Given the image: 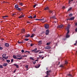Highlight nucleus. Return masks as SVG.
I'll return each mask as SVG.
<instances>
[{
	"mask_svg": "<svg viewBox=\"0 0 77 77\" xmlns=\"http://www.w3.org/2000/svg\"><path fill=\"white\" fill-rule=\"evenodd\" d=\"M71 26V25L70 24H68L67 27L66 28L67 30V31H69V29H70V26Z\"/></svg>",
	"mask_w": 77,
	"mask_h": 77,
	"instance_id": "f257e3e1",
	"label": "nucleus"
},
{
	"mask_svg": "<svg viewBox=\"0 0 77 77\" xmlns=\"http://www.w3.org/2000/svg\"><path fill=\"white\" fill-rule=\"evenodd\" d=\"M69 31H68L66 35V38H69V37H70V35L68 34H69Z\"/></svg>",
	"mask_w": 77,
	"mask_h": 77,
	"instance_id": "f03ea898",
	"label": "nucleus"
},
{
	"mask_svg": "<svg viewBox=\"0 0 77 77\" xmlns=\"http://www.w3.org/2000/svg\"><path fill=\"white\" fill-rule=\"evenodd\" d=\"M44 27L45 29H48V25L46 24L45 25Z\"/></svg>",
	"mask_w": 77,
	"mask_h": 77,
	"instance_id": "7ed1b4c3",
	"label": "nucleus"
},
{
	"mask_svg": "<svg viewBox=\"0 0 77 77\" xmlns=\"http://www.w3.org/2000/svg\"><path fill=\"white\" fill-rule=\"evenodd\" d=\"M37 50V48H35L32 51V53H35L36 51Z\"/></svg>",
	"mask_w": 77,
	"mask_h": 77,
	"instance_id": "20e7f679",
	"label": "nucleus"
},
{
	"mask_svg": "<svg viewBox=\"0 0 77 77\" xmlns=\"http://www.w3.org/2000/svg\"><path fill=\"white\" fill-rule=\"evenodd\" d=\"M42 40H40L38 41V44L39 45H41V44H42Z\"/></svg>",
	"mask_w": 77,
	"mask_h": 77,
	"instance_id": "39448f33",
	"label": "nucleus"
},
{
	"mask_svg": "<svg viewBox=\"0 0 77 77\" xmlns=\"http://www.w3.org/2000/svg\"><path fill=\"white\" fill-rule=\"evenodd\" d=\"M15 8L16 9H17L18 8H19V6L17 5H16L15 6Z\"/></svg>",
	"mask_w": 77,
	"mask_h": 77,
	"instance_id": "423d86ee",
	"label": "nucleus"
},
{
	"mask_svg": "<svg viewBox=\"0 0 77 77\" xmlns=\"http://www.w3.org/2000/svg\"><path fill=\"white\" fill-rule=\"evenodd\" d=\"M8 65V63H5L3 64V66H6Z\"/></svg>",
	"mask_w": 77,
	"mask_h": 77,
	"instance_id": "0eeeda50",
	"label": "nucleus"
},
{
	"mask_svg": "<svg viewBox=\"0 0 77 77\" xmlns=\"http://www.w3.org/2000/svg\"><path fill=\"white\" fill-rule=\"evenodd\" d=\"M45 34L46 35H48V29H47L46 31Z\"/></svg>",
	"mask_w": 77,
	"mask_h": 77,
	"instance_id": "6e6552de",
	"label": "nucleus"
},
{
	"mask_svg": "<svg viewBox=\"0 0 77 77\" xmlns=\"http://www.w3.org/2000/svg\"><path fill=\"white\" fill-rule=\"evenodd\" d=\"M49 14H52V15H53V11H52L51 10H49Z\"/></svg>",
	"mask_w": 77,
	"mask_h": 77,
	"instance_id": "1a4fd4ad",
	"label": "nucleus"
},
{
	"mask_svg": "<svg viewBox=\"0 0 77 77\" xmlns=\"http://www.w3.org/2000/svg\"><path fill=\"white\" fill-rule=\"evenodd\" d=\"M74 18H75V17H72L70 18L69 19L70 20H71L72 21V20H74Z\"/></svg>",
	"mask_w": 77,
	"mask_h": 77,
	"instance_id": "9d476101",
	"label": "nucleus"
},
{
	"mask_svg": "<svg viewBox=\"0 0 77 77\" xmlns=\"http://www.w3.org/2000/svg\"><path fill=\"white\" fill-rule=\"evenodd\" d=\"M25 67H26V70H29V65H26V66H25Z\"/></svg>",
	"mask_w": 77,
	"mask_h": 77,
	"instance_id": "9b49d317",
	"label": "nucleus"
},
{
	"mask_svg": "<svg viewBox=\"0 0 77 77\" xmlns=\"http://www.w3.org/2000/svg\"><path fill=\"white\" fill-rule=\"evenodd\" d=\"M22 58V57H20V58L16 57V59H17V60H21V59Z\"/></svg>",
	"mask_w": 77,
	"mask_h": 77,
	"instance_id": "f8f14e48",
	"label": "nucleus"
},
{
	"mask_svg": "<svg viewBox=\"0 0 77 77\" xmlns=\"http://www.w3.org/2000/svg\"><path fill=\"white\" fill-rule=\"evenodd\" d=\"M5 45L6 47H8L9 46V44H8V43H5Z\"/></svg>",
	"mask_w": 77,
	"mask_h": 77,
	"instance_id": "ddd939ff",
	"label": "nucleus"
},
{
	"mask_svg": "<svg viewBox=\"0 0 77 77\" xmlns=\"http://www.w3.org/2000/svg\"><path fill=\"white\" fill-rule=\"evenodd\" d=\"M14 66H16V68H18V67H19L18 65L17 64H14Z\"/></svg>",
	"mask_w": 77,
	"mask_h": 77,
	"instance_id": "4468645a",
	"label": "nucleus"
},
{
	"mask_svg": "<svg viewBox=\"0 0 77 77\" xmlns=\"http://www.w3.org/2000/svg\"><path fill=\"white\" fill-rule=\"evenodd\" d=\"M63 26L62 25H59L57 26L58 28H62L63 27Z\"/></svg>",
	"mask_w": 77,
	"mask_h": 77,
	"instance_id": "2eb2a0df",
	"label": "nucleus"
},
{
	"mask_svg": "<svg viewBox=\"0 0 77 77\" xmlns=\"http://www.w3.org/2000/svg\"><path fill=\"white\" fill-rule=\"evenodd\" d=\"M45 11H47V10H48V7H47L45 8Z\"/></svg>",
	"mask_w": 77,
	"mask_h": 77,
	"instance_id": "dca6fc26",
	"label": "nucleus"
},
{
	"mask_svg": "<svg viewBox=\"0 0 77 77\" xmlns=\"http://www.w3.org/2000/svg\"><path fill=\"white\" fill-rule=\"evenodd\" d=\"M30 36V35L29 34H27L25 36V38H28Z\"/></svg>",
	"mask_w": 77,
	"mask_h": 77,
	"instance_id": "f3484780",
	"label": "nucleus"
},
{
	"mask_svg": "<svg viewBox=\"0 0 77 77\" xmlns=\"http://www.w3.org/2000/svg\"><path fill=\"white\" fill-rule=\"evenodd\" d=\"M6 56V54H3L2 55V56L3 57H5V56Z\"/></svg>",
	"mask_w": 77,
	"mask_h": 77,
	"instance_id": "a211bd4d",
	"label": "nucleus"
},
{
	"mask_svg": "<svg viewBox=\"0 0 77 77\" xmlns=\"http://www.w3.org/2000/svg\"><path fill=\"white\" fill-rule=\"evenodd\" d=\"M67 75L69 76V77H72V75L70 74H68Z\"/></svg>",
	"mask_w": 77,
	"mask_h": 77,
	"instance_id": "6ab92c4d",
	"label": "nucleus"
},
{
	"mask_svg": "<svg viewBox=\"0 0 77 77\" xmlns=\"http://www.w3.org/2000/svg\"><path fill=\"white\" fill-rule=\"evenodd\" d=\"M18 11H21V9L20 8H18L16 9Z\"/></svg>",
	"mask_w": 77,
	"mask_h": 77,
	"instance_id": "aec40b11",
	"label": "nucleus"
},
{
	"mask_svg": "<svg viewBox=\"0 0 77 77\" xmlns=\"http://www.w3.org/2000/svg\"><path fill=\"white\" fill-rule=\"evenodd\" d=\"M22 32H23V33H24L25 32V29H23L21 30Z\"/></svg>",
	"mask_w": 77,
	"mask_h": 77,
	"instance_id": "412c9836",
	"label": "nucleus"
},
{
	"mask_svg": "<svg viewBox=\"0 0 77 77\" xmlns=\"http://www.w3.org/2000/svg\"><path fill=\"white\" fill-rule=\"evenodd\" d=\"M13 57L14 58V59H17V56L15 55H14L13 56Z\"/></svg>",
	"mask_w": 77,
	"mask_h": 77,
	"instance_id": "4be33fe9",
	"label": "nucleus"
},
{
	"mask_svg": "<svg viewBox=\"0 0 77 77\" xmlns=\"http://www.w3.org/2000/svg\"><path fill=\"white\" fill-rule=\"evenodd\" d=\"M60 67H61V68H63L64 67V66H63V65H61L60 66Z\"/></svg>",
	"mask_w": 77,
	"mask_h": 77,
	"instance_id": "5701e85b",
	"label": "nucleus"
},
{
	"mask_svg": "<svg viewBox=\"0 0 77 77\" xmlns=\"http://www.w3.org/2000/svg\"><path fill=\"white\" fill-rule=\"evenodd\" d=\"M45 49L46 50H48V46H46L45 47Z\"/></svg>",
	"mask_w": 77,
	"mask_h": 77,
	"instance_id": "b1692460",
	"label": "nucleus"
},
{
	"mask_svg": "<svg viewBox=\"0 0 77 77\" xmlns=\"http://www.w3.org/2000/svg\"><path fill=\"white\" fill-rule=\"evenodd\" d=\"M24 15H22L20 16L19 17V18H23V17H24Z\"/></svg>",
	"mask_w": 77,
	"mask_h": 77,
	"instance_id": "393cba45",
	"label": "nucleus"
},
{
	"mask_svg": "<svg viewBox=\"0 0 77 77\" xmlns=\"http://www.w3.org/2000/svg\"><path fill=\"white\" fill-rule=\"evenodd\" d=\"M38 4H35L34 5H33V7L34 8H35V7H36V6H38Z\"/></svg>",
	"mask_w": 77,
	"mask_h": 77,
	"instance_id": "a878e982",
	"label": "nucleus"
},
{
	"mask_svg": "<svg viewBox=\"0 0 77 77\" xmlns=\"http://www.w3.org/2000/svg\"><path fill=\"white\" fill-rule=\"evenodd\" d=\"M28 18H31V19H32V18H33V17H32V16H29L28 17Z\"/></svg>",
	"mask_w": 77,
	"mask_h": 77,
	"instance_id": "bb28decb",
	"label": "nucleus"
},
{
	"mask_svg": "<svg viewBox=\"0 0 77 77\" xmlns=\"http://www.w3.org/2000/svg\"><path fill=\"white\" fill-rule=\"evenodd\" d=\"M29 59H32V60H35V59H34V58H33V57H30Z\"/></svg>",
	"mask_w": 77,
	"mask_h": 77,
	"instance_id": "cd10ccee",
	"label": "nucleus"
},
{
	"mask_svg": "<svg viewBox=\"0 0 77 77\" xmlns=\"http://www.w3.org/2000/svg\"><path fill=\"white\" fill-rule=\"evenodd\" d=\"M72 8H70L69 9H68V11H71V10H72Z\"/></svg>",
	"mask_w": 77,
	"mask_h": 77,
	"instance_id": "c85d7f7f",
	"label": "nucleus"
},
{
	"mask_svg": "<svg viewBox=\"0 0 77 77\" xmlns=\"http://www.w3.org/2000/svg\"><path fill=\"white\" fill-rule=\"evenodd\" d=\"M35 35V34H32V35L30 37L31 38H33V36H34V35Z\"/></svg>",
	"mask_w": 77,
	"mask_h": 77,
	"instance_id": "c756f323",
	"label": "nucleus"
},
{
	"mask_svg": "<svg viewBox=\"0 0 77 77\" xmlns=\"http://www.w3.org/2000/svg\"><path fill=\"white\" fill-rule=\"evenodd\" d=\"M5 59H4L2 57V58H1V60H2L3 62L5 61Z\"/></svg>",
	"mask_w": 77,
	"mask_h": 77,
	"instance_id": "7c9ffc66",
	"label": "nucleus"
},
{
	"mask_svg": "<svg viewBox=\"0 0 77 77\" xmlns=\"http://www.w3.org/2000/svg\"><path fill=\"white\" fill-rule=\"evenodd\" d=\"M24 41H29V39L28 38H25L24 39Z\"/></svg>",
	"mask_w": 77,
	"mask_h": 77,
	"instance_id": "2f4dec72",
	"label": "nucleus"
},
{
	"mask_svg": "<svg viewBox=\"0 0 77 77\" xmlns=\"http://www.w3.org/2000/svg\"><path fill=\"white\" fill-rule=\"evenodd\" d=\"M72 15H73V14H71L69 15V17H72Z\"/></svg>",
	"mask_w": 77,
	"mask_h": 77,
	"instance_id": "473e14b6",
	"label": "nucleus"
},
{
	"mask_svg": "<svg viewBox=\"0 0 77 77\" xmlns=\"http://www.w3.org/2000/svg\"><path fill=\"white\" fill-rule=\"evenodd\" d=\"M73 0H69V3H70V2H72V1H73Z\"/></svg>",
	"mask_w": 77,
	"mask_h": 77,
	"instance_id": "72a5a7b5",
	"label": "nucleus"
},
{
	"mask_svg": "<svg viewBox=\"0 0 77 77\" xmlns=\"http://www.w3.org/2000/svg\"><path fill=\"white\" fill-rule=\"evenodd\" d=\"M24 42H18V44H21V43H23Z\"/></svg>",
	"mask_w": 77,
	"mask_h": 77,
	"instance_id": "f704fd0d",
	"label": "nucleus"
},
{
	"mask_svg": "<svg viewBox=\"0 0 77 77\" xmlns=\"http://www.w3.org/2000/svg\"><path fill=\"white\" fill-rule=\"evenodd\" d=\"M44 51L40 52H39V54H41V53H44Z\"/></svg>",
	"mask_w": 77,
	"mask_h": 77,
	"instance_id": "c9c22d12",
	"label": "nucleus"
},
{
	"mask_svg": "<svg viewBox=\"0 0 77 77\" xmlns=\"http://www.w3.org/2000/svg\"><path fill=\"white\" fill-rule=\"evenodd\" d=\"M44 18L41 19H39V21H44Z\"/></svg>",
	"mask_w": 77,
	"mask_h": 77,
	"instance_id": "e433bc0d",
	"label": "nucleus"
},
{
	"mask_svg": "<svg viewBox=\"0 0 77 77\" xmlns=\"http://www.w3.org/2000/svg\"><path fill=\"white\" fill-rule=\"evenodd\" d=\"M39 51H40V50H38L36 51L35 53H38V52H39Z\"/></svg>",
	"mask_w": 77,
	"mask_h": 77,
	"instance_id": "4c0bfd02",
	"label": "nucleus"
},
{
	"mask_svg": "<svg viewBox=\"0 0 77 77\" xmlns=\"http://www.w3.org/2000/svg\"><path fill=\"white\" fill-rule=\"evenodd\" d=\"M7 62L8 63H9L10 62V60H7Z\"/></svg>",
	"mask_w": 77,
	"mask_h": 77,
	"instance_id": "58836bf2",
	"label": "nucleus"
},
{
	"mask_svg": "<svg viewBox=\"0 0 77 77\" xmlns=\"http://www.w3.org/2000/svg\"><path fill=\"white\" fill-rule=\"evenodd\" d=\"M52 18L53 19H56V17H55V16H54L52 17Z\"/></svg>",
	"mask_w": 77,
	"mask_h": 77,
	"instance_id": "ea45409f",
	"label": "nucleus"
},
{
	"mask_svg": "<svg viewBox=\"0 0 77 77\" xmlns=\"http://www.w3.org/2000/svg\"><path fill=\"white\" fill-rule=\"evenodd\" d=\"M14 61V59H11V63H12V62H13Z\"/></svg>",
	"mask_w": 77,
	"mask_h": 77,
	"instance_id": "a19ab883",
	"label": "nucleus"
},
{
	"mask_svg": "<svg viewBox=\"0 0 77 77\" xmlns=\"http://www.w3.org/2000/svg\"><path fill=\"white\" fill-rule=\"evenodd\" d=\"M17 57H21V55H17Z\"/></svg>",
	"mask_w": 77,
	"mask_h": 77,
	"instance_id": "79ce46f5",
	"label": "nucleus"
},
{
	"mask_svg": "<svg viewBox=\"0 0 77 77\" xmlns=\"http://www.w3.org/2000/svg\"><path fill=\"white\" fill-rule=\"evenodd\" d=\"M0 68H3V67L2 65H0Z\"/></svg>",
	"mask_w": 77,
	"mask_h": 77,
	"instance_id": "37998d69",
	"label": "nucleus"
},
{
	"mask_svg": "<svg viewBox=\"0 0 77 77\" xmlns=\"http://www.w3.org/2000/svg\"><path fill=\"white\" fill-rule=\"evenodd\" d=\"M36 15H34V17H33V18H36Z\"/></svg>",
	"mask_w": 77,
	"mask_h": 77,
	"instance_id": "c03bdc74",
	"label": "nucleus"
},
{
	"mask_svg": "<svg viewBox=\"0 0 77 77\" xmlns=\"http://www.w3.org/2000/svg\"><path fill=\"white\" fill-rule=\"evenodd\" d=\"M20 5L21 6H23V3H20Z\"/></svg>",
	"mask_w": 77,
	"mask_h": 77,
	"instance_id": "a18cd8bd",
	"label": "nucleus"
},
{
	"mask_svg": "<svg viewBox=\"0 0 77 77\" xmlns=\"http://www.w3.org/2000/svg\"><path fill=\"white\" fill-rule=\"evenodd\" d=\"M3 47H0V50H3Z\"/></svg>",
	"mask_w": 77,
	"mask_h": 77,
	"instance_id": "49530a36",
	"label": "nucleus"
},
{
	"mask_svg": "<svg viewBox=\"0 0 77 77\" xmlns=\"http://www.w3.org/2000/svg\"><path fill=\"white\" fill-rule=\"evenodd\" d=\"M3 58H4L5 60H7V59L6 58V57H3Z\"/></svg>",
	"mask_w": 77,
	"mask_h": 77,
	"instance_id": "de8ad7c7",
	"label": "nucleus"
},
{
	"mask_svg": "<svg viewBox=\"0 0 77 77\" xmlns=\"http://www.w3.org/2000/svg\"><path fill=\"white\" fill-rule=\"evenodd\" d=\"M65 64H66V65L67 64H68V62H67V61H66L65 62Z\"/></svg>",
	"mask_w": 77,
	"mask_h": 77,
	"instance_id": "09e8293b",
	"label": "nucleus"
},
{
	"mask_svg": "<svg viewBox=\"0 0 77 77\" xmlns=\"http://www.w3.org/2000/svg\"><path fill=\"white\" fill-rule=\"evenodd\" d=\"M21 52L22 53H24V51L23 50H21Z\"/></svg>",
	"mask_w": 77,
	"mask_h": 77,
	"instance_id": "8fccbe9b",
	"label": "nucleus"
},
{
	"mask_svg": "<svg viewBox=\"0 0 77 77\" xmlns=\"http://www.w3.org/2000/svg\"><path fill=\"white\" fill-rule=\"evenodd\" d=\"M36 61H34V62H33V64H34V65H35V63H36Z\"/></svg>",
	"mask_w": 77,
	"mask_h": 77,
	"instance_id": "3c124183",
	"label": "nucleus"
},
{
	"mask_svg": "<svg viewBox=\"0 0 77 77\" xmlns=\"http://www.w3.org/2000/svg\"><path fill=\"white\" fill-rule=\"evenodd\" d=\"M25 53H30V52L28 51H26L25 52Z\"/></svg>",
	"mask_w": 77,
	"mask_h": 77,
	"instance_id": "603ef678",
	"label": "nucleus"
},
{
	"mask_svg": "<svg viewBox=\"0 0 77 77\" xmlns=\"http://www.w3.org/2000/svg\"><path fill=\"white\" fill-rule=\"evenodd\" d=\"M40 66V64H38L37 65L38 68H39Z\"/></svg>",
	"mask_w": 77,
	"mask_h": 77,
	"instance_id": "864d4df0",
	"label": "nucleus"
},
{
	"mask_svg": "<svg viewBox=\"0 0 77 77\" xmlns=\"http://www.w3.org/2000/svg\"><path fill=\"white\" fill-rule=\"evenodd\" d=\"M35 20H39V19H35Z\"/></svg>",
	"mask_w": 77,
	"mask_h": 77,
	"instance_id": "5fc2aeb1",
	"label": "nucleus"
},
{
	"mask_svg": "<svg viewBox=\"0 0 77 77\" xmlns=\"http://www.w3.org/2000/svg\"><path fill=\"white\" fill-rule=\"evenodd\" d=\"M5 17H8V16H4L3 17V18H5Z\"/></svg>",
	"mask_w": 77,
	"mask_h": 77,
	"instance_id": "6e6d98bb",
	"label": "nucleus"
},
{
	"mask_svg": "<svg viewBox=\"0 0 77 77\" xmlns=\"http://www.w3.org/2000/svg\"><path fill=\"white\" fill-rule=\"evenodd\" d=\"M39 58H41V57H42V56L39 55Z\"/></svg>",
	"mask_w": 77,
	"mask_h": 77,
	"instance_id": "4d7b16f0",
	"label": "nucleus"
},
{
	"mask_svg": "<svg viewBox=\"0 0 77 77\" xmlns=\"http://www.w3.org/2000/svg\"><path fill=\"white\" fill-rule=\"evenodd\" d=\"M65 8V6H63L62 8V9H64Z\"/></svg>",
	"mask_w": 77,
	"mask_h": 77,
	"instance_id": "13d9d810",
	"label": "nucleus"
},
{
	"mask_svg": "<svg viewBox=\"0 0 77 77\" xmlns=\"http://www.w3.org/2000/svg\"><path fill=\"white\" fill-rule=\"evenodd\" d=\"M50 48H51V47L48 46V49H49H49H50Z\"/></svg>",
	"mask_w": 77,
	"mask_h": 77,
	"instance_id": "bf43d9fd",
	"label": "nucleus"
},
{
	"mask_svg": "<svg viewBox=\"0 0 77 77\" xmlns=\"http://www.w3.org/2000/svg\"><path fill=\"white\" fill-rule=\"evenodd\" d=\"M30 46H31V47H32V46H33V44H30Z\"/></svg>",
	"mask_w": 77,
	"mask_h": 77,
	"instance_id": "052dcab7",
	"label": "nucleus"
},
{
	"mask_svg": "<svg viewBox=\"0 0 77 77\" xmlns=\"http://www.w3.org/2000/svg\"><path fill=\"white\" fill-rule=\"evenodd\" d=\"M1 40L2 41H4V39L3 38H2L1 39Z\"/></svg>",
	"mask_w": 77,
	"mask_h": 77,
	"instance_id": "680f3d73",
	"label": "nucleus"
},
{
	"mask_svg": "<svg viewBox=\"0 0 77 77\" xmlns=\"http://www.w3.org/2000/svg\"><path fill=\"white\" fill-rule=\"evenodd\" d=\"M51 42H49L48 43V45H50V44H51Z\"/></svg>",
	"mask_w": 77,
	"mask_h": 77,
	"instance_id": "e2e57ef3",
	"label": "nucleus"
},
{
	"mask_svg": "<svg viewBox=\"0 0 77 77\" xmlns=\"http://www.w3.org/2000/svg\"><path fill=\"white\" fill-rule=\"evenodd\" d=\"M16 71H17V70H15L14 71V73H15V72Z\"/></svg>",
	"mask_w": 77,
	"mask_h": 77,
	"instance_id": "0e129e2a",
	"label": "nucleus"
},
{
	"mask_svg": "<svg viewBox=\"0 0 77 77\" xmlns=\"http://www.w3.org/2000/svg\"><path fill=\"white\" fill-rule=\"evenodd\" d=\"M35 30H36V29H33V31L34 32H35Z\"/></svg>",
	"mask_w": 77,
	"mask_h": 77,
	"instance_id": "69168bd1",
	"label": "nucleus"
},
{
	"mask_svg": "<svg viewBox=\"0 0 77 77\" xmlns=\"http://www.w3.org/2000/svg\"><path fill=\"white\" fill-rule=\"evenodd\" d=\"M75 32H77V28L75 29Z\"/></svg>",
	"mask_w": 77,
	"mask_h": 77,
	"instance_id": "338daca9",
	"label": "nucleus"
},
{
	"mask_svg": "<svg viewBox=\"0 0 77 77\" xmlns=\"http://www.w3.org/2000/svg\"><path fill=\"white\" fill-rule=\"evenodd\" d=\"M75 26H77V23H76L75 24Z\"/></svg>",
	"mask_w": 77,
	"mask_h": 77,
	"instance_id": "774afa93",
	"label": "nucleus"
}]
</instances>
